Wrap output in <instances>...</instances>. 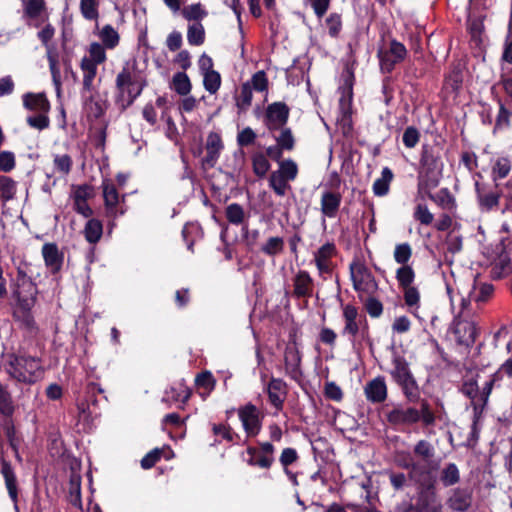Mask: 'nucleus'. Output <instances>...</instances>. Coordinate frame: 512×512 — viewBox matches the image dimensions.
<instances>
[{"instance_id":"1","label":"nucleus","mask_w":512,"mask_h":512,"mask_svg":"<svg viewBox=\"0 0 512 512\" xmlns=\"http://www.w3.org/2000/svg\"><path fill=\"white\" fill-rule=\"evenodd\" d=\"M115 85L116 103L126 109L140 96L146 81L134 67L126 64L117 74Z\"/></svg>"},{"instance_id":"2","label":"nucleus","mask_w":512,"mask_h":512,"mask_svg":"<svg viewBox=\"0 0 512 512\" xmlns=\"http://www.w3.org/2000/svg\"><path fill=\"white\" fill-rule=\"evenodd\" d=\"M6 370L11 377L24 383H34L43 373L40 358L25 355H9Z\"/></svg>"},{"instance_id":"3","label":"nucleus","mask_w":512,"mask_h":512,"mask_svg":"<svg viewBox=\"0 0 512 512\" xmlns=\"http://www.w3.org/2000/svg\"><path fill=\"white\" fill-rule=\"evenodd\" d=\"M386 418L390 424L395 426L412 425L419 421H422L425 426H432L436 420L435 414L426 400L421 402L420 410L413 407L397 406L386 414Z\"/></svg>"},{"instance_id":"4","label":"nucleus","mask_w":512,"mask_h":512,"mask_svg":"<svg viewBox=\"0 0 512 512\" xmlns=\"http://www.w3.org/2000/svg\"><path fill=\"white\" fill-rule=\"evenodd\" d=\"M107 60V55L102 53L98 45H93L91 53H87L80 60V70L82 73V93H93L98 90L97 73L98 66ZM100 82V80H98Z\"/></svg>"},{"instance_id":"5","label":"nucleus","mask_w":512,"mask_h":512,"mask_svg":"<svg viewBox=\"0 0 512 512\" xmlns=\"http://www.w3.org/2000/svg\"><path fill=\"white\" fill-rule=\"evenodd\" d=\"M457 295L460 298V314L463 315L468 309L471 301L476 303L486 302L493 293V286L488 283L477 285L475 280L467 283V281H455Z\"/></svg>"},{"instance_id":"6","label":"nucleus","mask_w":512,"mask_h":512,"mask_svg":"<svg viewBox=\"0 0 512 512\" xmlns=\"http://www.w3.org/2000/svg\"><path fill=\"white\" fill-rule=\"evenodd\" d=\"M350 276L353 288L358 293L372 294L377 289V283L368 267L359 260L350 264Z\"/></svg>"},{"instance_id":"7","label":"nucleus","mask_w":512,"mask_h":512,"mask_svg":"<svg viewBox=\"0 0 512 512\" xmlns=\"http://www.w3.org/2000/svg\"><path fill=\"white\" fill-rule=\"evenodd\" d=\"M344 327L341 331L343 336H348L350 342L354 345L356 337L360 333H364L366 329V318L360 314L354 305H344L342 307Z\"/></svg>"},{"instance_id":"8","label":"nucleus","mask_w":512,"mask_h":512,"mask_svg":"<svg viewBox=\"0 0 512 512\" xmlns=\"http://www.w3.org/2000/svg\"><path fill=\"white\" fill-rule=\"evenodd\" d=\"M102 190L107 216L116 218L123 215L126 211L123 207L125 195L120 196L114 183L108 179L103 180Z\"/></svg>"},{"instance_id":"9","label":"nucleus","mask_w":512,"mask_h":512,"mask_svg":"<svg viewBox=\"0 0 512 512\" xmlns=\"http://www.w3.org/2000/svg\"><path fill=\"white\" fill-rule=\"evenodd\" d=\"M338 94L341 121L344 122V124H349L353 101V75L350 72H346L342 75Z\"/></svg>"},{"instance_id":"10","label":"nucleus","mask_w":512,"mask_h":512,"mask_svg":"<svg viewBox=\"0 0 512 512\" xmlns=\"http://www.w3.org/2000/svg\"><path fill=\"white\" fill-rule=\"evenodd\" d=\"M475 192L478 208L481 212L488 213L499 207L501 194L497 186L492 188L475 181Z\"/></svg>"},{"instance_id":"11","label":"nucleus","mask_w":512,"mask_h":512,"mask_svg":"<svg viewBox=\"0 0 512 512\" xmlns=\"http://www.w3.org/2000/svg\"><path fill=\"white\" fill-rule=\"evenodd\" d=\"M238 416L248 437L258 435L261 430L262 420L260 412L255 405L248 403L240 407L238 409Z\"/></svg>"},{"instance_id":"12","label":"nucleus","mask_w":512,"mask_h":512,"mask_svg":"<svg viewBox=\"0 0 512 512\" xmlns=\"http://www.w3.org/2000/svg\"><path fill=\"white\" fill-rule=\"evenodd\" d=\"M94 34L99 38L100 42H91L86 48L87 53H91L93 45H98L102 49V53L106 54V50H113L120 43L119 32L110 24H106L102 27H99L97 24Z\"/></svg>"},{"instance_id":"13","label":"nucleus","mask_w":512,"mask_h":512,"mask_svg":"<svg viewBox=\"0 0 512 512\" xmlns=\"http://www.w3.org/2000/svg\"><path fill=\"white\" fill-rule=\"evenodd\" d=\"M37 288L30 278H23L22 284H17L14 297L17 300V307L23 312H29L36 302Z\"/></svg>"},{"instance_id":"14","label":"nucleus","mask_w":512,"mask_h":512,"mask_svg":"<svg viewBox=\"0 0 512 512\" xmlns=\"http://www.w3.org/2000/svg\"><path fill=\"white\" fill-rule=\"evenodd\" d=\"M289 108L285 103L274 102L270 104L265 113V125L269 130L282 128L288 120Z\"/></svg>"},{"instance_id":"15","label":"nucleus","mask_w":512,"mask_h":512,"mask_svg":"<svg viewBox=\"0 0 512 512\" xmlns=\"http://www.w3.org/2000/svg\"><path fill=\"white\" fill-rule=\"evenodd\" d=\"M81 96L84 111L89 119H99L105 114L108 104L98 90L93 93H82Z\"/></svg>"},{"instance_id":"16","label":"nucleus","mask_w":512,"mask_h":512,"mask_svg":"<svg viewBox=\"0 0 512 512\" xmlns=\"http://www.w3.org/2000/svg\"><path fill=\"white\" fill-rule=\"evenodd\" d=\"M92 195L93 189L89 185L84 184L73 187L71 198L73 199L74 210L85 218H89L93 214V210L87 203V200Z\"/></svg>"},{"instance_id":"17","label":"nucleus","mask_w":512,"mask_h":512,"mask_svg":"<svg viewBox=\"0 0 512 512\" xmlns=\"http://www.w3.org/2000/svg\"><path fill=\"white\" fill-rule=\"evenodd\" d=\"M494 384L487 381L482 388L481 392V403L473 402V423L471 428V435L474 439H478L480 433L479 422L482 418L483 411L488 403L489 396L492 392Z\"/></svg>"},{"instance_id":"18","label":"nucleus","mask_w":512,"mask_h":512,"mask_svg":"<svg viewBox=\"0 0 512 512\" xmlns=\"http://www.w3.org/2000/svg\"><path fill=\"white\" fill-rule=\"evenodd\" d=\"M415 508L417 512H442V503L436 492L428 487L419 492Z\"/></svg>"},{"instance_id":"19","label":"nucleus","mask_w":512,"mask_h":512,"mask_svg":"<svg viewBox=\"0 0 512 512\" xmlns=\"http://www.w3.org/2000/svg\"><path fill=\"white\" fill-rule=\"evenodd\" d=\"M364 394L368 401L372 403H382L386 400L388 391L385 378L377 376L366 383Z\"/></svg>"},{"instance_id":"20","label":"nucleus","mask_w":512,"mask_h":512,"mask_svg":"<svg viewBox=\"0 0 512 512\" xmlns=\"http://www.w3.org/2000/svg\"><path fill=\"white\" fill-rule=\"evenodd\" d=\"M284 362L286 373L293 379L301 376V354L295 343L288 344L285 348Z\"/></svg>"},{"instance_id":"21","label":"nucleus","mask_w":512,"mask_h":512,"mask_svg":"<svg viewBox=\"0 0 512 512\" xmlns=\"http://www.w3.org/2000/svg\"><path fill=\"white\" fill-rule=\"evenodd\" d=\"M268 398L271 405L280 411L286 398L287 389L286 383L279 378H272L267 385Z\"/></svg>"},{"instance_id":"22","label":"nucleus","mask_w":512,"mask_h":512,"mask_svg":"<svg viewBox=\"0 0 512 512\" xmlns=\"http://www.w3.org/2000/svg\"><path fill=\"white\" fill-rule=\"evenodd\" d=\"M314 281L307 271L300 270L293 278V295L296 298L312 296Z\"/></svg>"},{"instance_id":"23","label":"nucleus","mask_w":512,"mask_h":512,"mask_svg":"<svg viewBox=\"0 0 512 512\" xmlns=\"http://www.w3.org/2000/svg\"><path fill=\"white\" fill-rule=\"evenodd\" d=\"M342 196L338 192L324 191L321 196V212L324 217L335 218L339 211Z\"/></svg>"},{"instance_id":"24","label":"nucleus","mask_w":512,"mask_h":512,"mask_svg":"<svg viewBox=\"0 0 512 512\" xmlns=\"http://www.w3.org/2000/svg\"><path fill=\"white\" fill-rule=\"evenodd\" d=\"M335 251L336 247L333 243H326L316 251L314 260L320 275L329 273L331 271L330 259L335 254Z\"/></svg>"},{"instance_id":"25","label":"nucleus","mask_w":512,"mask_h":512,"mask_svg":"<svg viewBox=\"0 0 512 512\" xmlns=\"http://www.w3.org/2000/svg\"><path fill=\"white\" fill-rule=\"evenodd\" d=\"M23 106L29 110L38 112H49L50 103L44 93H26L23 95Z\"/></svg>"},{"instance_id":"26","label":"nucleus","mask_w":512,"mask_h":512,"mask_svg":"<svg viewBox=\"0 0 512 512\" xmlns=\"http://www.w3.org/2000/svg\"><path fill=\"white\" fill-rule=\"evenodd\" d=\"M222 149L223 143L220 134L217 132H210L206 141L207 155L204 159L205 163L210 166H214Z\"/></svg>"},{"instance_id":"27","label":"nucleus","mask_w":512,"mask_h":512,"mask_svg":"<svg viewBox=\"0 0 512 512\" xmlns=\"http://www.w3.org/2000/svg\"><path fill=\"white\" fill-rule=\"evenodd\" d=\"M471 493L465 489L453 490L451 496L447 500V505L454 511L464 512L471 506Z\"/></svg>"},{"instance_id":"28","label":"nucleus","mask_w":512,"mask_h":512,"mask_svg":"<svg viewBox=\"0 0 512 512\" xmlns=\"http://www.w3.org/2000/svg\"><path fill=\"white\" fill-rule=\"evenodd\" d=\"M55 50L51 46H47V59L49 63V69L52 76L53 85L55 87L57 96L59 97L61 94V69L59 65L58 55Z\"/></svg>"},{"instance_id":"29","label":"nucleus","mask_w":512,"mask_h":512,"mask_svg":"<svg viewBox=\"0 0 512 512\" xmlns=\"http://www.w3.org/2000/svg\"><path fill=\"white\" fill-rule=\"evenodd\" d=\"M393 180V173L390 168L384 167L381 171V176L377 178L372 186L375 196L383 197L388 194L390 184Z\"/></svg>"},{"instance_id":"30","label":"nucleus","mask_w":512,"mask_h":512,"mask_svg":"<svg viewBox=\"0 0 512 512\" xmlns=\"http://www.w3.org/2000/svg\"><path fill=\"white\" fill-rule=\"evenodd\" d=\"M391 376L397 384L401 381L413 377L409 368V364L405 358L400 356L393 358V369L391 370Z\"/></svg>"},{"instance_id":"31","label":"nucleus","mask_w":512,"mask_h":512,"mask_svg":"<svg viewBox=\"0 0 512 512\" xmlns=\"http://www.w3.org/2000/svg\"><path fill=\"white\" fill-rule=\"evenodd\" d=\"M84 237L90 244H96L102 237L103 225L98 219H89L83 230Z\"/></svg>"},{"instance_id":"32","label":"nucleus","mask_w":512,"mask_h":512,"mask_svg":"<svg viewBox=\"0 0 512 512\" xmlns=\"http://www.w3.org/2000/svg\"><path fill=\"white\" fill-rule=\"evenodd\" d=\"M17 193V182L12 178L0 176V199L3 204L13 200Z\"/></svg>"},{"instance_id":"33","label":"nucleus","mask_w":512,"mask_h":512,"mask_svg":"<svg viewBox=\"0 0 512 512\" xmlns=\"http://www.w3.org/2000/svg\"><path fill=\"white\" fill-rule=\"evenodd\" d=\"M246 453L248 455L246 462L250 466H257L262 469H268L274 462L270 456H265L263 453L259 452L257 448L254 447H248Z\"/></svg>"},{"instance_id":"34","label":"nucleus","mask_w":512,"mask_h":512,"mask_svg":"<svg viewBox=\"0 0 512 512\" xmlns=\"http://www.w3.org/2000/svg\"><path fill=\"white\" fill-rule=\"evenodd\" d=\"M253 99V90L250 82H245L241 85L240 93L236 97V106L239 113L246 112L251 106Z\"/></svg>"},{"instance_id":"35","label":"nucleus","mask_w":512,"mask_h":512,"mask_svg":"<svg viewBox=\"0 0 512 512\" xmlns=\"http://www.w3.org/2000/svg\"><path fill=\"white\" fill-rule=\"evenodd\" d=\"M42 254L47 266L54 270L60 268L61 259L56 244L46 243L42 247Z\"/></svg>"},{"instance_id":"36","label":"nucleus","mask_w":512,"mask_h":512,"mask_svg":"<svg viewBox=\"0 0 512 512\" xmlns=\"http://www.w3.org/2000/svg\"><path fill=\"white\" fill-rule=\"evenodd\" d=\"M172 88L177 94L187 96L192 88L188 75L185 72L175 73L172 78Z\"/></svg>"},{"instance_id":"37","label":"nucleus","mask_w":512,"mask_h":512,"mask_svg":"<svg viewBox=\"0 0 512 512\" xmlns=\"http://www.w3.org/2000/svg\"><path fill=\"white\" fill-rule=\"evenodd\" d=\"M187 41L192 46H200L205 41V29L200 22H194L188 25Z\"/></svg>"},{"instance_id":"38","label":"nucleus","mask_w":512,"mask_h":512,"mask_svg":"<svg viewBox=\"0 0 512 512\" xmlns=\"http://www.w3.org/2000/svg\"><path fill=\"white\" fill-rule=\"evenodd\" d=\"M2 475L5 479L6 487L9 492V496L13 501H16L17 499V489H16V478L13 472V469L11 465L6 462L5 460H2V469H1Z\"/></svg>"},{"instance_id":"39","label":"nucleus","mask_w":512,"mask_h":512,"mask_svg":"<svg viewBox=\"0 0 512 512\" xmlns=\"http://www.w3.org/2000/svg\"><path fill=\"white\" fill-rule=\"evenodd\" d=\"M511 171V161L508 157H498L492 166V178L494 181L503 179Z\"/></svg>"},{"instance_id":"40","label":"nucleus","mask_w":512,"mask_h":512,"mask_svg":"<svg viewBox=\"0 0 512 512\" xmlns=\"http://www.w3.org/2000/svg\"><path fill=\"white\" fill-rule=\"evenodd\" d=\"M189 397V389L183 384H178L177 386H172L165 391L164 400H172L174 402L185 403Z\"/></svg>"},{"instance_id":"41","label":"nucleus","mask_w":512,"mask_h":512,"mask_svg":"<svg viewBox=\"0 0 512 512\" xmlns=\"http://www.w3.org/2000/svg\"><path fill=\"white\" fill-rule=\"evenodd\" d=\"M464 332L463 338L467 345H471L475 342L476 337L478 335V328L473 321H461L457 326V333Z\"/></svg>"},{"instance_id":"42","label":"nucleus","mask_w":512,"mask_h":512,"mask_svg":"<svg viewBox=\"0 0 512 512\" xmlns=\"http://www.w3.org/2000/svg\"><path fill=\"white\" fill-rule=\"evenodd\" d=\"M182 15L188 21L200 22L208 15V12L200 3H196L184 7Z\"/></svg>"},{"instance_id":"43","label":"nucleus","mask_w":512,"mask_h":512,"mask_svg":"<svg viewBox=\"0 0 512 512\" xmlns=\"http://www.w3.org/2000/svg\"><path fill=\"white\" fill-rule=\"evenodd\" d=\"M53 165L57 173L67 176L73 165V161L68 154H55L53 156Z\"/></svg>"},{"instance_id":"44","label":"nucleus","mask_w":512,"mask_h":512,"mask_svg":"<svg viewBox=\"0 0 512 512\" xmlns=\"http://www.w3.org/2000/svg\"><path fill=\"white\" fill-rule=\"evenodd\" d=\"M275 171L290 182L296 179L298 166L292 159H286L279 162V167Z\"/></svg>"},{"instance_id":"45","label":"nucleus","mask_w":512,"mask_h":512,"mask_svg":"<svg viewBox=\"0 0 512 512\" xmlns=\"http://www.w3.org/2000/svg\"><path fill=\"white\" fill-rule=\"evenodd\" d=\"M80 11L86 20H97L99 17V0H80Z\"/></svg>"},{"instance_id":"46","label":"nucleus","mask_w":512,"mask_h":512,"mask_svg":"<svg viewBox=\"0 0 512 512\" xmlns=\"http://www.w3.org/2000/svg\"><path fill=\"white\" fill-rule=\"evenodd\" d=\"M269 186L278 196H284L287 190L290 189L289 181L276 171H273L269 177Z\"/></svg>"},{"instance_id":"47","label":"nucleus","mask_w":512,"mask_h":512,"mask_svg":"<svg viewBox=\"0 0 512 512\" xmlns=\"http://www.w3.org/2000/svg\"><path fill=\"white\" fill-rule=\"evenodd\" d=\"M415 273L411 266L404 265L397 269L396 279L402 288L411 287L414 282Z\"/></svg>"},{"instance_id":"48","label":"nucleus","mask_w":512,"mask_h":512,"mask_svg":"<svg viewBox=\"0 0 512 512\" xmlns=\"http://www.w3.org/2000/svg\"><path fill=\"white\" fill-rule=\"evenodd\" d=\"M404 289V301L406 305L411 309V312L419 317L417 309L419 308L420 294L417 288L411 286Z\"/></svg>"},{"instance_id":"49","label":"nucleus","mask_w":512,"mask_h":512,"mask_svg":"<svg viewBox=\"0 0 512 512\" xmlns=\"http://www.w3.org/2000/svg\"><path fill=\"white\" fill-rule=\"evenodd\" d=\"M204 88L210 93L215 94L221 86L220 74L213 70L202 74Z\"/></svg>"},{"instance_id":"50","label":"nucleus","mask_w":512,"mask_h":512,"mask_svg":"<svg viewBox=\"0 0 512 512\" xmlns=\"http://www.w3.org/2000/svg\"><path fill=\"white\" fill-rule=\"evenodd\" d=\"M252 166L258 177H264L270 169V163L263 153H255L252 156Z\"/></svg>"},{"instance_id":"51","label":"nucleus","mask_w":512,"mask_h":512,"mask_svg":"<svg viewBox=\"0 0 512 512\" xmlns=\"http://www.w3.org/2000/svg\"><path fill=\"white\" fill-rule=\"evenodd\" d=\"M398 385L402 388L404 395L410 402H415L418 400L419 388L414 377L401 381L398 383Z\"/></svg>"},{"instance_id":"52","label":"nucleus","mask_w":512,"mask_h":512,"mask_svg":"<svg viewBox=\"0 0 512 512\" xmlns=\"http://www.w3.org/2000/svg\"><path fill=\"white\" fill-rule=\"evenodd\" d=\"M284 239L282 237H270L261 247V251L268 256H275L282 252Z\"/></svg>"},{"instance_id":"53","label":"nucleus","mask_w":512,"mask_h":512,"mask_svg":"<svg viewBox=\"0 0 512 512\" xmlns=\"http://www.w3.org/2000/svg\"><path fill=\"white\" fill-rule=\"evenodd\" d=\"M394 260L402 266L407 265L412 256V249L410 244L401 243L397 244L394 249Z\"/></svg>"},{"instance_id":"54","label":"nucleus","mask_w":512,"mask_h":512,"mask_svg":"<svg viewBox=\"0 0 512 512\" xmlns=\"http://www.w3.org/2000/svg\"><path fill=\"white\" fill-rule=\"evenodd\" d=\"M459 470L453 463L448 464L442 471L441 481L445 486L454 485L459 481Z\"/></svg>"},{"instance_id":"55","label":"nucleus","mask_w":512,"mask_h":512,"mask_svg":"<svg viewBox=\"0 0 512 512\" xmlns=\"http://www.w3.org/2000/svg\"><path fill=\"white\" fill-rule=\"evenodd\" d=\"M413 217L415 220L426 226L430 225L434 220L433 214L429 211L427 205L423 203H418L416 205Z\"/></svg>"},{"instance_id":"56","label":"nucleus","mask_w":512,"mask_h":512,"mask_svg":"<svg viewBox=\"0 0 512 512\" xmlns=\"http://www.w3.org/2000/svg\"><path fill=\"white\" fill-rule=\"evenodd\" d=\"M195 382L197 387L203 389L206 395L209 394L214 389L216 383L213 375L209 371L200 373L196 377Z\"/></svg>"},{"instance_id":"57","label":"nucleus","mask_w":512,"mask_h":512,"mask_svg":"<svg viewBox=\"0 0 512 512\" xmlns=\"http://www.w3.org/2000/svg\"><path fill=\"white\" fill-rule=\"evenodd\" d=\"M49 112H38L36 115L27 117V124L37 130H44L49 127L50 119L48 117Z\"/></svg>"},{"instance_id":"58","label":"nucleus","mask_w":512,"mask_h":512,"mask_svg":"<svg viewBox=\"0 0 512 512\" xmlns=\"http://www.w3.org/2000/svg\"><path fill=\"white\" fill-rule=\"evenodd\" d=\"M244 210L237 203H232L226 208V217L228 221L234 225H239L244 220Z\"/></svg>"},{"instance_id":"59","label":"nucleus","mask_w":512,"mask_h":512,"mask_svg":"<svg viewBox=\"0 0 512 512\" xmlns=\"http://www.w3.org/2000/svg\"><path fill=\"white\" fill-rule=\"evenodd\" d=\"M45 7L44 0H28L24 6V13L29 18H37Z\"/></svg>"},{"instance_id":"60","label":"nucleus","mask_w":512,"mask_h":512,"mask_svg":"<svg viewBox=\"0 0 512 512\" xmlns=\"http://www.w3.org/2000/svg\"><path fill=\"white\" fill-rule=\"evenodd\" d=\"M249 82L251 84L252 90L258 92H266L268 90V79L266 73L263 70L257 71L255 74H253Z\"/></svg>"},{"instance_id":"61","label":"nucleus","mask_w":512,"mask_h":512,"mask_svg":"<svg viewBox=\"0 0 512 512\" xmlns=\"http://www.w3.org/2000/svg\"><path fill=\"white\" fill-rule=\"evenodd\" d=\"M420 139V133L417 128L409 126L405 129L402 137L403 144L407 148H414Z\"/></svg>"},{"instance_id":"62","label":"nucleus","mask_w":512,"mask_h":512,"mask_svg":"<svg viewBox=\"0 0 512 512\" xmlns=\"http://www.w3.org/2000/svg\"><path fill=\"white\" fill-rule=\"evenodd\" d=\"M276 142L282 150H292L294 147V137L291 130L289 128L282 129L276 138Z\"/></svg>"},{"instance_id":"63","label":"nucleus","mask_w":512,"mask_h":512,"mask_svg":"<svg viewBox=\"0 0 512 512\" xmlns=\"http://www.w3.org/2000/svg\"><path fill=\"white\" fill-rule=\"evenodd\" d=\"M16 166L15 155L11 151H2L0 153V171L10 172Z\"/></svg>"},{"instance_id":"64","label":"nucleus","mask_w":512,"mask_h":512,"mask_svg":"<svg viewBox=\"0 0 512 512\" xmlns=\"http://www.w3.org/2000/svg\"><path fill=\"white\" fill-rule=\"evenodd\" d=\"M326 25L328 27L330 36H338L342 28V21L340 15L337 13L330 14L326 19Z\"/></svg>"}]
</instances>
